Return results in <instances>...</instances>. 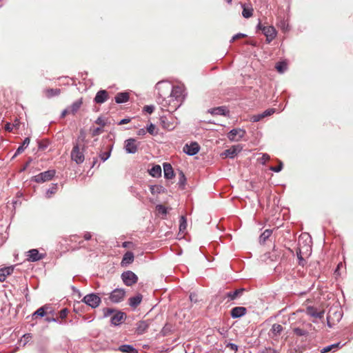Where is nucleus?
Segmentation results:
<instances>
[{
  "label": "nucleus",
  "mask_w": 353,
  "mask_h": 353,
  "mask_svg": "<svg viewBox=\"0 0 353 353\" xmlns=\"http://www.w3.org/2000/svg\"><path fill=\"white\" fill-rule=\"evenodd\" d=\"M165 89L171 90L170 94L165 97L163 94L159 93L158 102L161 105L163 110L171 113L176 111L182 105L185 99V89L182 85L175 86L167 85Z\"/></svg>",
  "instance_id": "obj_1"
},
{
  "label": "nucleus",
  "mask_w": 353,
  "mask_h": 353,
  "mask_svg": "<svg viewBox=\"0 0 353 353\" xmlns=\"http://www.w3.org/2000/svg\"><path fill=\"white\" fill-rule=\"evenodd\" d=\"M108 293L99 292V293H90L86 294L82 299V302L94 309L99 306L101 303V298L100 295H105Z\"/></svg>",
  "instance_id": "obj_2"
},
{
  "label": "nucleus",
  "mask_w": 353,
  "mask_h": 353,
  "mask_svg": "<svg viewBox=\"0 0 353 353\" xmlns=\"http://www.w3.org/2000/svg\"><path fill=\"white\" fill-rule=\"evenodd\" d=\"M84 150V145H83L81 148L78 143L74 144L70 153V157L71 159L74 161L77 164H81L83 163L85 160Z\"/></svg>",
  "instance_id": "obj_3"
},
{
  "label": "nucleus",
  "mask_w": 353,
  "mask_h": 353,
  "mask_svg": "<svg viewBox=\"0 0 353 353\" xmlns=\"http://www.w3.org/2000/svg\"><path fill=\"white\" fill-rule=\"evenodd\" d=\"M55 174L56 171L54 170H49L32 176L31 181L38 183H44L52 179Z\"/></svg>",
  "instance_id": "obj_4"
},
{
  "label": "nucleus",
  "mask_w": 353,
  "mask_h": 353,
  "mask_svg": "<svg viewBox=\"0 0 353 353\" xmlns=\"http://www.w3.org/2000/svg\"><path fill=\"white\" fill-rule=\"evenodd\" d=\"M109 299L113 303L121 302L125 296V291L121 288H116L109 293Z\"/></svg>",
  "instance_id": "obj_5"
},
{
  "label": "nucleus",
  "mask_w": 353,
  "mask_h": 353,
  "mask_svg": "<svg viewBox=\"0 0 353 353\" xmlns=\"http://www.w3.org/2000/svg\"><path fill=\"white\" fill-rule=\"evenodd\" d=\"M121 279L124 284L127 286H131L138 281L137 276L130 270L123 272L121 274Z\"/></svg>",
  "instance_id": "obj_6"
},
{
  "label": "nucleus",
  "mask_w": 353,
  "mask_h": 353,
  "mask_svg": "<svg viewBox=\"0 0 353 353\" xmlns=\"http://www.w3.org/2000/svg\"><path fill=\"white\" fill-rule=\"evenodd\" d=\"M242 149L243 147L240 144L232 145L231 148L223 152L221 154V156L233 159L242 150Z\"/></svg>",
  "instance_id": "obj_7"
},
{
  "label": "nucleus",
  "mask_w": 353,
  "mask_h": 353,
  "mask_svg": "<svg viewBox=\"0 0 353 353\" xmlns=\"http://www.w3.org/2000/svg\"><path fill=\"white\" fill-rule=\"evenodd\" d=\"M46 254L39 253L37 249H31L27 252V260L30 262H36L45 258Z\"/></svg>",
  "instance_id": "obj_8"
},
{
  "label": "nucleus",
  "mask_w": 353,
  "mask_h": 353,
  "mask_svg": "<svg viewBox=\"0 0 353 353\" xmlns=\"http://www.w3.org/2000/svg\"><path fill=\"white\" fill-rule=\"evenodd\" d=\"M245 134V131L241 128L231 130L228 134V138L232 141H240Z\"/></svg>",
  "instance_id": "obj_9"
},
{
  "label": "nucleus",
  "mask_w": 353,
  "mask_h": 353,
  "mask_svg": "<svg viewBox=\"0 0 353 353\" xmlns=\"http://www.w3.org/2000/svg\"><path fill=\"white\" fill-rule=\"evenodd\" d=\"M138 144L134 139H128L125 141L124 148L128 154H135L138 150Z\"/></svg>",
  "instance_id": "obj_10"
},
{
  "label": "nucleus",
  "mask_w": 353,
  "mask_h": 353,
  "mask_svg": "<svg viewBox=\"0 0 353 353\" xmlns=\"http://www.w3.org/2000/svg\"><path fill=\"white\" fill-rule=\"evenodd\" d=\"M200 148V145L198 143L192 142L190 144L185 145L183 152L189 156H194L199 152Z\"/></svg>",
  "instance_id": "obj_11"
},
{
  "label": "nucleus",
  "mask_w": 353,
  "mask_h": 353,
  "mask_svg": "<svg viewBox=\"0 0 353 353\" xmlns=\"http://www.w3.org/2000/svg\"><path fill=\"white\" fill-rule=\"evenodd\" d=\"M276 30L274 26H267L263 28V34L266 37V41L270 43L276 36Z\"/></svg>",
  "instance_id": "obj_12"
},
{
  "label": "nucleus",
  "mask_w": 353,
  "mask_h": 353,
  "mask_svg": "<svg viewBox=\"0 0 353 353\" xmlns=\"http://www.w3.org/2000/svg\"><path fill=\"white\" fill-rule=\"evenodd\" d=\"M208 112L212 115H221V116H229L230 111L226 106H219L213 108H210L208 110Z\"/></svg>",
  "instance_id": "obj_13"
},
{
  "label": "nucleus",
  "mask_w": 353,
  "mask_h": 353,
  "mask_svg": "<svg viewBox=\"0 0 353 353\" xmlns=\"http://www.w3.org/2000/svg\"><path fill=\"white\" fill-rule=\"evenodd\" d=\"M247 312V309L245 307L237 306L233 307L230 311V315L232 319H238L243 316Z\"/></svg>",
  "instance_id": "obj_14"
},
{
  "label": "nucleus",
  "mask_w": 353,
  "mask_h": 353,
  "mask_svg": "<svg viewBox=\"0 0 353 353\" xmlns=\"http://www.w3.org/2000/svg\"><path fill=\"white\" fill-rule=\"evenodd\" d=\"M306 313L307 315L321 319L324 316V311H319L317 308L314 307V306H308L306 308Z\"/></svg>",
  "instance_id": "obj_15"
},
{
  "label": "nucleus",
  "mask_w": 353,
  "mask_h": 353,
  "mask_svg": "<svg viewBox=\"0 0 353 353\" xmlns=\"http://www.w3.org/2000/svg\"><path fill=\"white\" fill-rule=\"evenodd\" d=\"M108 98V92L105 90L98 91L94 98V101L98 104H102L107 101Z\"/></svg>",
  "instance_id": "obj_16"
},
{
  "label": "nucleus",
  "mask_w": 353,
  "mask_h": 353,
  "mask_svg": "<svg viewBox=\"0 0 353 353\" xmlns=\"http://www.w3.org/2000/svg\"><path fill=\"white\" fill-rule=\"evenodd\" d=\"M126 314L121 311H117L111 318L110 322L112 325L117 326L121 324V321L125 319Z\"/></svg>",
  "instance_id": "obj_17"
},
{
  "label": "nucleus",
  "mask_w": 353,
  "mask_h": 353,
  "mask_svg": "<svg viewBox=\"0 0 353 353\" xmlns=\"http://www.w3.org/2000/svg\"><path fill=\"white\" fill-rule=\"evenodd\" d=\"M244 291V288H239L234 291L228 292L225 293V297L228 298L229 301H234L237 298L240 297L243 294Z\"/></svg>",
  "instance_id": "obj_18"
},
{
  "label": "nucleus",
  "mask_w": 353,
  "mask_h": 353,
  "mask_svg": "<svg viewBox=\"0 0 353 353\" xmlns=\"http://www.w3.org/2000/svg\"><path fill=\"white\" fill-rule=\"evenodd\" d=\"M164 177L166 179H171L174 176V172L172 165L168 163H164L163 165Z\"/></svg>",
  "instance_id": "obj_19"
},
{
  "label": "nucleus",
  "mask_w": 353,
  "mask_h": 353,
  "mask_svg": "<svg viewBox=\"0 0 353 353\" xmlns=\"http://www.w3.org/2000/svg\"><path fill=\"white\" fill-rule=\"evenodd\" d=\"M150 323L147 321H140L137 323L136 332L138 334H143L146 332Z\"/></svg>",
  "instance_id": "obj_20"
},
{
  "label": "nucleus",
  "mask_w": 353,
  "mask_h": 353,
  "mask_svg": "<svg viewBox=\"0 0 353 353\" xmlns=\"http://www.w3.org/2000/svg\"><path fill=\"white\" fill-rule=\"evenodd\" d=\"M14 271L13 266L5 267L0 269V281L3 282L6 280L8 275H10Z\"/></svg>",
  "instance_id": "obj_21"
},
{
  "label": "nucleus",
  "mask_w": 353,
  "mask_h": 353,
  "mask_svg": "<svg viewBox=\"0 0 353 353\" xmlns=\"http://www.w3.org/2000/svg\"><path fill=\"white\" fill-rule=\"evenodd\" d=\"M118 350L123 353H138V350L132 345L123 344L118 347Z\"/></svg>",
  "instance_id": "obj_22"
},
{
  "label": "nucleus",
  "mask_w": 353,
  "mask_h": 353,
  "mask_svg": "<svg viewBox=\"0 0 353 353\" xmlns=\"http://www.w3.org/2000/svg\"><path fill=\"white\" fill-rule=\"evenodd\" d=\"M160 121L161 126L165 130H172L174 128V123L170 121L165 116L161 117Z\"/></svg>",
  "instance_id": "obj_23"
},
{
  "label": "nucleus",
  "mask_w": 353,
  "mask_h": 353,
  "mask_svg": "<svg viewBox=\"0 0 353 353\" xmlns=\"http://www.w3.org/2000/svg\"><path fill=\"white\" fill-rule=\"evenodd\" d=\"M30 138L29 137H26L25 138V139L23 140L22 144L21 145H19L18 147V148L17 149L14 154L13 155V157H12V159H14L17 156H18L19 154H21V152H23L24 151V150L28 146V145L30 144Z\"/></svg>",
  "instance_id": "obj_24"
},
{
  "label": "nucleus",
  "mask_w": 353,
  "mask_h": 353,
  "mask_svg": "<svg viewBox=\"0 0 353 353\" xmlns=\"http://www.w3.org/2000/svg\"><path fill=\"white\" fill-rule=\"evenodd\" d=\"M143 299V296L141 294H138L137 295L130 297L128 299L129 305L132 307H137L141 302Z\"/></svg>",
  "instance_id": "obj_25"
},
{
  "label": "nucleus",
  "mask_w": 353,
  "mask_h": 353,
  "mask_svg": "<svg viewBox=\"0 0 353 353\" xmlns=\"http://www.w3.org/2000/svg\"><path fill=\"white\" fill-rule=\"evenodd\" d=\"M114 99L117 103H123L129 100V94L125 92H119L117 94Z\"/></svg>",
  "instance_id": "obj_26"
},
{
  "label": "nucleus",
  "mask_w": 353,
  "mask_h": 353,
  "mask_svg": "<svg viewBox=\"0 0 353 353\" xmlns=\"http://www.w3.org/2000/svg\"><path fill=\"white\" fill-rule=\"evenodd\" d=\"M83 104V99L82 98H80L79 99L74 101L71 105L70 107H68V110H70V112L72 114H74L77 112V111L79 110V108H81V105Z\"/></svg>",
  "instance_id": "obj_27"
},
{
  "label": "nucleus",
  "mask_w": 353,
  "mask_h": 353,
  "mask_svg": "<svg viewBox=\"0 0 353 353\" xmlns=\"http://www.w3.org/2000/svg\"><path fill=\"white\" fill-rule=\"evenodd\" d=\"M344 345H345V343L344 344H341V342H338V343H334V344H331V345H329L323 347L321 350V353H327V352H330L332 350H333L334 352L335 350H338L339 348L342 347Z\"/></svg>",
  "instance_id": "obj_28"
},
{
  "label": "nucleus",
  "mask_w": 353,
  "mask_h": 353,
  "mask_svg": "<svg viewBox=\"0 0 353 353\" xmlns=\"http://www.w3.org/2000/svg\"><path fill=\"white\" fill-rule=\"evenodd\" d=\"M134 254L132 252H127L123 257L121 261V265L123 266L126 265L128 264H130L134 261Z\"/></svg>",
  "instance_id": "obj_29"
},
{
  "label": "nucleus",
  "mask_w": 353,
  "mask_h": 353,
  "mask_svg": "<svg viewBox=\"0 0 353 353\" xmlns=\"http://www.w3.org/2000/svg\"><path fill=\"white\" fill-rule=\"evenodd\" d=\"M150 175L152 177L158 178L161 176V168L159 165H155L148 170Z\"/></svg>",
  "instance_id": "obj_30"
},
{
  "label": "nucleus",
  "mask_w": 353,
  "mask_h": 353,
  "mask_svg": "<svg viewBox=\"0 0 353 353\" xmlns=\"http://www.w3.org/2000/svg\"><path fill=\"white\" fill-rule=\"evenodd\" d=\"M283 326L280 324L274 323L272 325L270 332L273 336H278L283 331Z\"/></svg>",
  "instance_id": "obj_31"
},
{
  "label": "nucleus",
  "mask_w": 353,
  "mask_h": 353,
  "mask_svg": "<svg viewBox=\"0 0 353 353\" xmlns=\"http://www.w3.org/2000/svg\"><path fill=\"white\" fill-rule=\"evenodd\" d=\"M150 192L152 194L165 192V189L161 185H153L150 186Z\"/></svg>",
  "instance_id": "obj_32"
},
{
  "label": "nucleus",
  "mask_w": 353,
  "mask_h": 353,
  "mask_svg": "<svg viewBox=\"0 0 353 353\" xmlns=\"http://www.w3.org/2000/svg\"><path fill=\"white\" fill-rule=\"evenodd\" d=\"M48 307L47 305H44V306L39 307L32 314V317L33 318L37 317V316L43 317L47 313L46 309H48Z\"/></svg>",
  "instance_id": "obj_33"
},
{
  "label": "nucleus",
  "mask_w": 353,
  "mask_h": 353,
  "mask_svg": "<svg viewBox=\"0 0 353 353\" xmlns=\"http://www.w3.org/2000/svg\"><path fill=\"white\" fill-rule=\"evenodd\" d=\"M272 231L271 230H265L259 236V242L264 243L266 240L271 236Z\"/></svg>",
  "instance_id": "obj_34"
},
{
  "label": "nucleus",
  "mask_w": 353,
  "mask_h": 353,
  "mask_svg": "<svg viewBox=\"0 0 353 353\" xmlns=\"http://www.w3.org/2000/svg\"><path fill=\"white\" fill-rule=\"evenodd\" d=\"M112 148V145L108 146V150L106 152H100L99 158L101 159V160L103 162H105L110 158V157L111 155Z\"/></svg>",
  "instance_id": "obj_35"
},
{
  "label": "nucleus",
  "mask_w": 353,
  "mask_h": 353,
  "mask_svg": "<svg viewBox=\"0 0 353 353\" xmlns=\"http://www.w3.org/2000/svg\"><path fill=\"white\" fill-rule=\"evenodd\" d=\"M61 93L60 89L49 88L46 90V94L48 98L58 96Z\"/></svg>",
  "instance_id": "obj_36"
},
{
  "label": "nucleus",
  "mask_w": 353,
  "mask_h": 353,
  "mask_svg": "<svg viewBox=\"0 0 353 353\" xmlns=\"http://www.w3.org/2000/svg\"><path fill=\"white\" fill-rule=\"evenodd\" d=\"M186 183V177L182 171L179 172L178 184L181 189H183Z\"/></svg>",
  "instance_id": "obj_37"
},
{
  "label": "nucleus",
  "mask_w": 353,
  "mask_h": 353,
  "mask_svg": "<svg viewBox=\"0 0 353 353\" xmlns=\"http://www.w3.org/2000/svg\"><path fill=\"white\" fill-rule=\"evenodd\" d=\"M187 228V220L184 216H181L179 219V231L184 232Z\"/></svg>",
  "instance_id": "obj_38"
},
{
  "label": "nucleus",
  "mask_w": 353,
  "mask_h": 353,
  "mask_svg": "<svg viewBox=\"0 0 353 353\" xmlns=\"http://www.w3.org/2000/svg\"><path fill=\"white\" fill-rule=\"evenodd\" d=\"M275 68L279 72L283 73L287 69V64L284 61H280L276 63Z\"/></svg>",
  "instance_id": "obj_39"
},
{
  "label": "nucleus",
  "mask_w": 353,
  "mask_h": 353,
  "mask_svg": "<svg viewBox=\"0 0 353 353\" xmlns=\"http://www.w3.org/2000/svg\"><path fill=\"white\" fill-rule=\"evenodd\" d=\"M294 333L299 336H305L308 334V332L306 330L301 329L300 327H295L293 329Z\"/></svg>",
  "instance_id": "obj_40"
},
{
  "label": "nucleus",
  "mask_w": 353,
  "mask_h": 353,
  "mask_svg": "<svg viewBox=\"0 0 353 353\" xmlns=\"http://www.w3.org/2000/svg\"><path fill=\"white\" fill-rule=\"evenodd\" d=\"M329 313H331L332 314V317L334 318L335 321L336 322H339L343 317V313L341 310L339 311H334L332 312L330 310Z\"/></svg>",
  "instance_id": "obj_41"
},
{
  "label": "nucleus",
  "mask_w": 353,
  "mask_h": 353,
  "mask_svg": "<svg viewBox=\"0 0 353 353\" xmlns=\"http://www.w3.org/2000/svg\"><path fill=\"white\" fill-rule=\"evenodd\" d=\"M279 28L281 29L283 32H287L289 30V25L287 21L283 19L281 20L279 23Z\"/></svg>",
  "instance_id": "obj_42"
},
{
  "label": "nucleus",
  "mask_w": 353,
  "mask_h": 353,
  "mask_svg": "<svg viewBox=\"0 0 353 353\" xmlns=\"http://www.w3.org/2000/svg\"><path fill=\"white\" fill-rule=\"evenodd\" d=\"M253 14V9L252 8H243L242 15L243 17L248 19L250 18Z\"/></svg>",
  "instance_id": "obj_43"
},
{
  "label": "nucleus",
  "mask_w": 353,
  "mask_h": 353,
  "mask_svg": "<svg viewBox=\"0 0 353 353\" xmlns=\"http://www.w3.org/2000/svg\"><path fill=\"white\" fill-rule=\"evenodd\" d=\"M57 190V184L53 183L50 188L46 190V195L50 197L51 194H54Z\"/></svg>",
  "instance_id": "obj_44"
},
{
  "label": "nucleus",
  "mask_w": 353,
  "mask_h": 353,
  "mask_svg": "<svg viewBox=\"0 0 353 353\" xmlns=\"http://www.w3.org/2000/svg\"><path fill=\"white\" fill-rule=\"evenodd\" d=\"M296 256L299 259V265L303 266L305 260L302 256L301 250L299 248H298L296 250Z\"/></svg>",
  "instance_id": "obj_45"
},
{
  "label": "nucleus",
  "mask_w": 353,
  "mask_h": 353,
  "mask_svg": "<svg viewBox=\"0 0 353 353\" xmlns=\"http://www.w3.org/2000/svg\"><path fill=\"white\" fill-rule=\"evenodd\" d=\"M146 131L152 135H156L157 134V132L156 131V126L152 123H150L148 126Z\"/></svg>",
  "instance_id": "obj_46"
},
{
  "label": "nucleus",
  "mask_w": 353,
  "mask_h": 353,
  "mask_svg": "<svg viewBox=\"0 0 353 353\" xmlns=\"http://www.w3.org/2000/svg\"><path fill=\"white\" fill-rule=\"evenodd\" d=\"M283 169V163L282 161H279V165H276V166H272L270 168V170L273 171V172H279L280 171H281Z\"/></svg>",
  "instance_id": "obj_47"
},
{
  "label": "nucleus",
  "mask_w": 353,
  "mask_h": 353,
  "mask_svg": "<svg viewBox=\"0 0 353 353\" xmlns=\"http://www.w3.org/2000/svg\"><path fill=\"white\" fill-rule=\"evenodd\" d=\"M156 208H157V211L159 212V213H160V214L166 215L168 213L167 208L163 205H161V204L157 205L156 206Z\"/></svg>",
  "instance_id": "obj_48"
},
{
  "label": "nucleus",
  "mask_w": 353,
  "mask_h": 353,
  "mask_svg": "<svg viewBox=\"0 0 353 353\" xmlns=\"http://www.w3.org/2000/svg\"><path fill=\"white\" fill-rule=\"evenodd\" d=\"M115 310L112 308L105 307L103 309V317H108L112 314H113Z\"/></svg>",
  "instance_id": "obj_49"
},
{
  "label": "nucleus",
  "mask_w": 353,
  "mask_h": 353,
  "mask_svg": "<svg viewBox=\"0 0 353 353\" xmlns=\"http://www.w3.org/2000/svg\"><path fill=\"white\" fill-rule=\"evenodd\" d=\"M263 119L262 113L257 114L251 117L250 120L252 122H258Z\"/></svg>",
  "instance_id": "obj_50"
},
{
  "label": "nucleus",
  "mask_w": 353,
  "mask_h": 353,
  "mask_svg": "<svg viewBox=\"0 0 353 353\" xmlns=\"http://www.w3.org/2000/svg\"><path fill=\"white\" fill-rule=\"evenodd\" d=\"M270 157L269 154H268L267 153H263V154H262V157H261V159L259 160V162L261 164L264 165L266 163V161L270 160Z\"/></svg>",
  "instance_id": "obj_51"
},
{
  "label": "nucleus",
  "mask_w": 353,
  "mask_h": 353,
  "mask_svg": "<svg viewBox=\"0 0 353 353\" xmlns=\"http://www.w3.org/2000/svg\"><path fill=\"white\" fill-rule=\"evenodd\" d=\"M275 110L274 108L268 109L262 112L263 118L272 115L274 113Z\"/></svg>",
  "instance_id": "obj_52"
},
{
  "label": "nucleus",
  "mask_w": 353,
  "mask_h": 353,
  "mask_svg": "<svg viewBox=\"0 0 353 353\" xmlns=\"http://www.w3.org/2000/svg\"><path fill=\"white\" fill-rule=\"evenodd\" d=\"M247 37V35L245 34H243V33H238L235 35H234L231 40H230V42H233L235 40L238 39H240V38H243V37Z\"/></svg>",
  "instance_id": "obj_53"
},
{
  "label": "nucleus",
  "mask_w": 353,
  "mask_h": 353,
  "mask_svg": "<svg viewBox=\"0 0 353 353\" xmlns=\"http://www.w3.org/2000/svg\"><path fill=\"white\" fill-rule=\"evenodd\" d=\"M143 110L145 112H146L148 114H152L154 110V106L152 105H145L143 108Z\"/></svg>",
  "instance_id": "obj_54"
},
{
  "label": "nucleus",
  "mask_w": 353,
  "mask_h": 353,
  "mask_svg": "<svg viewBox=\"0 0 353 353\" xmlns=\"http://www.w3.org/2000/svg\"><path fill=\"white\" fill-rule=\"evenodd\" d=\"M68 314V310L67 308H63L59 312V318L65 319Z\"/></svg>",
  "instance_id": "obj_55"
},
{
  "label": "nucleus",
  "mask_w": 353,
  "mask_h": 353,
  "mask_svg": "<svg viewBox=\"0 0 353 353\" xmlns=\"http://www.w3.org/2000/svg\"><path fill=\"white\" fill-rule=\"evenodd\" d=\"M334 321L335 319L332 317V314L331 313H328L327 316V324L330 327H332L331 321L334 322Z\"/></svg>",
  "instance_id": "obj_56"
},
{
  "label": "nucleus",
  "mask_w": 353,
  "mask_h": 353,
  "mask_svg": "<svg viewBox=\"0 0 353 353\" xmlns=\"http://www.w3.org/2000/svg\"><path fill=\"white\" fill-rule=\"evenodd\" d=\"M95 123L101 126H105V122L103 119V118L99 117L97 119V120L95 121Z\"/></svg>",
  "instance_id": "obj_57"
},
{
  "label": "nucleus",
  "mask_w": 353,
  "mask_h": 353,
  "mask_svg": "<svg viewBox=\"0 0 353 353\" xmlns=\"http://www.w3.org/2000/svg\"><path fill=\"white\" fill-rule=\"evenodd\" d=\"M226 347H230L232 350L236 352L238 350V346L237 345L234 344V343H228L227 345H226Z\"/></svg>",
  "instance_id": "obj_58"
},
{
  "label": "nucleus",
  "mask_w": 353,
  "mask_h": 353,
  "mask_svg": "<svg viewBox=\"0 0 353 353\" xmlns=\"http://www.w3.org/2000/svg\"><path fill=\"white\" fill-rule=\"evenodd\" d=\"M31 338H32V335L30 334H25L23 336V339L24 341L23 345H25Z\"/></svg>",
  "instance_id": "obj_59"
},
{
  "label": "nucleus",
  "mask_w": 353,
  "mask_h": 353,
  "mask_svg": "<svg viewBox=\"0 0 353 353\" xmlns=\"http://www.w3.org/2000/svg\"><path fill=\"white\" fill-rule=\"evenodd\" d=\"M190 299L191 302H193V303H196L198 301L197 296L194 293H191L190 294Z\"/></svg>",
  "instance_id": "obj_60"
},
{
  "label": "nucleus",
  "mask_w": 353,
  "mask_h": 353,
  "mask_svg": "<svg viewBox=\"0 0 353 353\" xmlns=\"http://www.w3.org/2000/svg\"><path fill=\"white\" fill-rule=\"evenodd\" d=\"M13 125L10 123H7L5 125V130L8 132H11L13 129Z\"/></svg>",
  "instance_id": "obj_61"
},
{
  "label": "nucleus",
  "mask_w": 353,
  "mask_h": 353,
  "mask_svg": "<svg viewBox=\"0 0 353 353\" xmlns=\"http://www.w3.org/2000/svg\"><path fill=\"white\" fill-rule=\"evenodd\" d=\"M260 353H276V352L272 348H265V350L260 352Z\"/></svg>",
  "instance_id": "obj_62"
},
{
  "label": "nucleus",
  "mask_w": 353,
  "mask_h": 353,
  "mask_svg": "<svg viewBox=\"0 0 353 353\" xmlns=\"http://www.w3.org/2000/svg\"><path fill=\"white\" fill-rule=\"evenodd\" d=\"M130 121V119H129V118H125V119H121V120L118 123V125H123V124H126V123H128Z\"/></svg>",
  "instance_id": "obj_63"
},
{
  "label": "nucleus",
  "mask_w": 353,
  "mask_h": 353,
  "mask_svg": "<svg viewBox=\"0 0 353 353\" xmlns=\"http://www.w3.org/2000/svg\"><path fill=\"white\" fill-rule=\"evenodd\" d=\"M146 130L144 128H141L137 131V135L143 136L146 134Z\"/></svg>",
  "instance_id": "obj_64"
}]
</instances>
